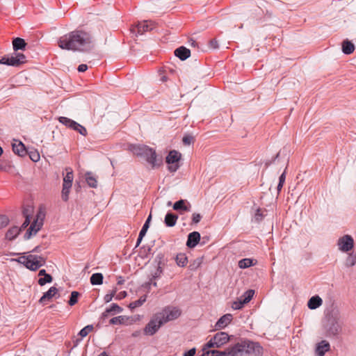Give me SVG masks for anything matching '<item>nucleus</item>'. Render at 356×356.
<instances>
[{"instance_id":"obj_1","label":"nucleus","mask_w":356,"mask_h":356,"mask_svg":"<svg viewBox=\"0 0 356 356\" xmlns=\"http://www.w3.org/2000/svg\"><path fill=\"white\" fill-rule=\"evenodd\" d=\"M263 348L256 342L249 340H241L223 351L207 350L202 356H246L253 355L261 356Z\"/></svg>"},{"instance_id":"obj_2","label":"nucleus","mask_w":356,"mask_h":356,"mask_svg":"<svg viewBox=\"0 0 356 356\" xmlns=\"http://www.w3.org/2000/svg\"><path fill=\"white\" fill-rule=\"evenodd\" d=\"M92 44L90 34L82 30L71 31L61 36L58 41L60 49L72 51H87L92 47Z\"/></svg>"},{"instance_id":"obj_3","label":"nucleus","mask_w":356,"mask_h":356,"mask_svg":"<svg viewBox=\"0 0 356 356\" xmlns=\"http://www.w3.org/2000/svg\"><path fill=\"white\" fill-rule=\"evenodd\" d=\"M344 316L337 307L332 306L325 315V328L328 336H336L342 331Z\"/></svg>"},{"instance_id":"obj_4","label":"nucleus","mask_w":356,"mask_h":356,"mask_svg":"<svg viewBox=\"0 0 356 356\" xmlns=\"http://www.w3.org/2000/svg\"><path fill=\"white\" fill-rule=\"evenodd\" d=\"M18 263L23 264L31 270H36L44 266L46 260L44 257L35 254L22 255L15 259Z\"/></svg>"},{"instance_id":"obj_5","label":"nucleus","mask_w":356,"mask_h":356,"mask_svg":"<svg viewBox=\"0 0 356 356\" xmlns=\"http://www.w3.org/2000/svg\"><path fill=\"white\" fill-rule=\"evenodd\" d=\"M45 217V209L40 206L38 210L35 218H34L27 232L24 235L26 239H29L33 235L40 230L43 225V221Z\"/></svg>"},{"instance_id":"obj_6","label":"nucleus","mask_w":356,"mask_h":356,"mask_svg":"<svg viewBox=\"0 0 356 356\" xmlns=\"http://www.w3.org/2000/svg\"><path fill=\"white\" fill-rule=\"evenodd\" d=\"M230 340V337L224 332L216 333L204 346L203 350L205 351L207 348H220Z\"/></svg>"},{"instance_id":"obj_7","label":"nucleus","mask_w":356,"mask_h":356,"mask_svg":"<svg viewBox=\"0 0 356 356\" xmlns=\"http://www.w3.org/2000/svg\"><path fill=\"white\" fill-rule=\"evenodd\" d=\"M65 170H66L67 173H66L65 176L63 177L61 197L63 201L67 202L69 199V194L70 193V189L72 186L74 175H73V170L72 168H66Z\"/></svg>"},{"instance_id":"obj_8","label":"nucleus","mask_w":356,"mask_h":356,"mask_svg":"<svg viewBox=\"0 0 356 356\" xmlns=\"http://www.w3.org/2000/svg\"><path fill=\"white\" fill-rule=\"evenodd\" d=\"M181 310L175 307H167L157 313L163 323L177 319L181 315Z\"/></svg>"},{"instance_id":"obj_9","label":"nucleus","mask_w":356,"mask_h":356,"mask_svg":"<svg viewBox=\"0 0 356 356\" xmlns=\"http://www.w3.org/2000/svg\"><path fill=\"white\" fill-rule=\"evenodd\" d=\"M163 324V321H162L161 318L158 316V314L156 313L152 316L149 322L146 325L144 329V332L147 335H153Z\"/></svg>"},{"instance_id":"obj_10","label":"nucleus","mask_w":356,"mask_h":356,"mask_svg":"<svg viewBox=\"0 0 356 356\" xmlns=\"http://www.w3.org/2000/svg\"><path fill=\"white\" fill-rule=\"evenodd\" d=\"M141 150V154L152 168L160 165L161 160L157 158L156 153L153 149L144 147Z\"/></svg>"},{"instance_id":"obj_11","label":"nucleus","mask_w":356,"mask_h":356,"mask_svg":"<svg viewBox=\"0 0 356 356\" xmlns=\"http://www.w3.org/2000/svg\"><path fill=\"white\" fill-rule=\"evenodd\" d=\"M26 62V56L21 53H17L11 56H4L0 60V63L11 66H19Z\"/></svg>"},{"instance_id":"obj_12","label":"nucleus","mask_w":356,"mask_h":356,"mask_svg":"<svg viewBox=\"0 0 356 356\" xmlns=\"http://www.w3.org/2000/svg\"><path fill=\"white\" fill-rule=\"evenodd\" d=\"M181 154L177 151H170L166 157V163L169 164L168 169L170 172H174L179 168V161L181 159Z\"/></svg>"},{"instance_id":"obj_13","label":"nucleus","mask_w":356,"mask_h":356,"mask_svg":"<svg viewBox=\"0 0 356 356\" xmlns=\"http://www.w3.org/2000/svg\"><path fill=\"white\" fill-rule=\"evenodd\" d=\"M339 249L342 252H348L354 247V240L350 235H344L338 240Z\"/></svg>"},{"instance_id":"obj_14","label":"nucleus","mask_w":356,"mask_h":356,"mask_svg":"<svg viewBox=\"0 0 356 356\" xmlns=\"http://www.w3.org/2000/svg\"><path fill=\"white\" fill-rule=\"evenodd\" d=\"M155 23L150 20H145L139 22L136 25V29L138 33L143 34L145 32L150 31L155 28Z\"/></svg>"},{"instance_id":"obj_15","label":"nucleus","mask_w":356,"mask_h":356,"mask_svg":"<svg viewBox=\"0 0 356 356\" xmlns=\"http://www.w3.org/2000/svg\"><path fill=\"white\" fill-rule=\"evenodd\" d=\"M33 212L34 209L32 205L28 204L24 207L23 216L25 218V220L22 225V228H26L31 223Z\"/></svg>"},{"instance_id":"obj_16","label":"nucleus","mask_w":356,"mask_h":356,"mask_svg":"<svg viewBox=\"0 0 356 356\" xmlns=\"http://www.w3.org/2000/svg\"><path fill=\"white\" fill-rule=\"evenodd\" d=\"M330 345L328 341L323 340L316 345V354L318 356H324L326 352H328Z\"/></svg>"},{"instance_id":"obj_17","label":"nucleus","mask_w":356,"mask_h":356,"mask_svg":"<svg viewBox=\"0 0 356 356\" xmlns=\"http://www.w3.org/2000/svg\"><path fill=\"white\" fill-rule=\"evenodd\" d=\"M200 240V234L197 232H193L188 236L186 245L189 248L195 247Z\"/></svg>"},{"instance_id":"obj_18","label":"nucleus","mask_w":356,"mask_h":356,"mask_svg":"<svg viewBox=\"0 0 356 356\" xmlns=\"http://www.w3.org/2000/svg\"><path fill=\"white\" fill-rule=\"evenodd\" d=\"M232 321V315L230 314H227L220 318V319L216 323L215 327L216 329L220 330L225 328L227 325H229Z\"/></svg>"},{"instance_id":"obj_19","label":"nucleus","mask_w":356,"mask_h":356,"mask_svg":"<svg viewBox=\"0 0 356 356\" xmlns=\"http://www.w3.org/2000/svg\"><path fill=\"white\" fill-rule=\"evenodd\" d=\"M175 54L181 60H184L191 56V51L185 47H180L175 51Z\"/></svg>"},{"instance_id":"obj_20","label":"nucleus","mask_w":356,"mask_h":356,"mask_svg":"<svg viewBox=\"0 0 356 356\" xmlns=\"http://www.w3.org/2000/svg\"><path fill=\"white\" fill-rule=\"evenodd\" d=\"M191 204L186 200H180L176 202L173 205V209L176 211H188L190 210Z\"/></svg>"},{"instance_id":"obj_21","label":"nucleus","mask_w":356,"mask_h":356,"mask_svg":"<svg viewBox=\"0 0 356 356\" xmlns=\"http://www.w3.org/2000/svg\"><path fill=\"white\" fill-rule=\"evenodd\" d=\"M13 152L18 154L19 156H24L26 154V149L24 145L18 140H15V143L13 144Z\"/></svg>"},{"instance_id":"obj_22","label":"nucleus","mask_w":356,"mask_h":356,"mask_svg":"<svg viewBox=\"0 0 356 356\" xmlns=\"http://www.w3.org/2000/svg\"><path fill=\"white\" fill-rule=\"evenodd\" d=\"M323 304L322 299L318 296H312L307 302V306L311 309H315Z\"/></svg>"},{"instance_id":"obj_23","label":"nucleus","mask_w":356,"mask_h":356,"mask_svg":"<svg viewBox=\"0 0 356 356\" xmlns=\"http://www.w3.org/2000/svg\"><path fill=\"white\" fill-rule=\"evenodd\" d=\"M58 292V289L51 286L46 293L43 294V296L40 299V302L44 303L47 300L51 299Z\"/></svg>"},{"instance_id":"obj_24","label":"nucleus","mask_w":356,"mask_h":356,"mask_svg":"<svg viewBox=\"0 0 356 356\" xmlns=\"http://www.w3.org/2000/svg\"><path fill=\"white\" fill-rule=\"evenodd\" d=\"M26 46L25 40L21 38H16L13 41V47L15 51L24 50Z\"/></svg>"},{"instance_id":"obj_25","label":"nucleus","mask_w":356,"mask_h":356,"mask_svg":"<svg viewBox=\"0 0 356 356\" xmlns=\"http://www.w3.org/2000/svg\"><path fill=\"white\" fill-rule=\"evenodd\" d=\"M355 50V45L348 40L342 42V51L345 54H350Z\"/></svg>"},{"instance_id":"obj_26","label":"nucleus","mask_w":356,"mask_h":356,"mask_svg":"<svg viewBox=\"0 0 356 356\" xmlns=\"http://www.w3.org/2000/svg\"><path fill=\"white\" fill-rule=\"evenodd\" d=\"M177 216L171 213H168L165 217V223L168 227H173L176 225Z\"/></svg>"},{"instance_id":"obj_27","label":"nucleus","mask_w":356,"mask_h":356,"mask_svg":"<svg viewBox=\"0 0 356 356\" xmlns=\"http://www.w3.org/2000/svg\"><path fill=\"white\" fill-rule=\"evenodd\" d=\"M176 264L179 267H185L188 263V257L184 253H179L175 258Z\"/></svg>"},{"instance_id":"obj_28","label":"nucleus","mask_w":356,"mask_h":356,"mask_svg":"<svg viewBox=\"0 0 356 356\" xmlns=\"http://www.w3.org/2000/svg\"><path fill=\"white\" fill-rule=\"evenodd\" d=\"M21 229L22 228H19L17 226L11 227L8 230L6 233V238L10 241L15 239L19 234Z\"/></svg>"},{"instance_id":"obj_29","label":"nucleus","mask_w":356,"mask_h":356,"mask_svg":"<svg viewBox=\"0 0 356 356\" xmlns=\"http://www.w3.org/2000/svg\"><path fill=\"white\" fill-rule=\"evenodd\" d=\"M103 278L102 273H94L90 277V282L92 285L102 284L103 282Z\"/></svg>"},{"instance_id":"obj_30","label":"nucleus","mask_w":356,"mask_h":356,"mask_svg":"<svg viewBox=\"0 0 356 356\" xmlns=\"http://www.w3.org/2000/svg\"><path fill=\"white\" fill-rule=\"evenodd\" d=\"M86 180L89 186L96 188L97 186V181L91 172L86 174Z\"/></svg>"},{"instance_id":"obj_31","label":"nucleus","mask_w":356,"mask_h":356,"mask_svg":"<svg viewBox=\"0 0 356 356\" xmlns=\"http://www.w3.org/2000/svg\"><path fill=\"white\" fill-rule=\"evenodd\" d=\"M58 121L62 123L63 124H64L65 126H66L67 127H69V128H71L73 129L74 127L75 126L76 124V122L75 121L68 118H66V117H59L58 118Z\"/></svg>"},{"instance_id":"obj_32","label":"nucleus","mask_w":356,"mask_h":356,"mask_svg":"<svg viewBox=\"0 0 356 356\" xmlns=\"http://www.w3.org/2000/svg\"><path fill=\"white\" fill-rule=\"evenodd\" d=\"M253 265V260L249 258L243 259L238 261V266L240 268H246Z\"/></svg>"},{"instance_id":"obj_33","label":"nucleus","mask_w":356,"mask_h":356,"mask_svg":"<svg viewBox=\"0 0 356 356\" xmlns=\"http://www.w3.org/2000/svg\"><path fill=\"white\" fill-rule=\"evenodd\" d=\"M254 291L253 290H248L245 293L240 297L243 300V303L249 302L254 296Z\"/></svg>"},{"instance_id":"obj_34","label":"nucleus","mask_w":356,"mask_h":356,"mask_svg":"<svg viewBox=\"0 0 356 356\" xmlns=\"http://www.w3.org/2000/svg\"><path fill=\"white\" fill-rule=\"evenodd\" d=\"M122 311V309L118 306L117 304H112L110 308H108L106 309V311L104 313V315L106 316L107 314L111 313V312H117L120 313Z\"/></svg>"},{"instance_id":"obj_35","label":"nucleus","mask_w":356,"mask_h":356,"mask_svg":"<svg viewBox=\"0 0 356 356\" xmlns=\"http://www.w3.org/2000/svg\"><path fill=\"white\" fill-rule=\"evenodd\" d=\"M146 301V296H141L138 300L134 301L129 304V307L135 309L138 307L141 306Z\"/></svg>"},{"instance_id":"obj_36","label":"nucleus","mask_w":356,"mask_h":356,"mask_svg":"<svg viewBox=\"0 0 356 356\" xmlns=\"http://www.w3.org/2000/svg\"><path fill=\"white\" fill-rule=\"evenodd\" d=\"M93 330V326L92 325H88L81 330L79 333V335L83 338L86 337L90 332Z\"/></svg>"},{"instance_id":"obj_37","label":"nucleus","mask_w":356,"mask_h":356,"mask_svg":"<svg viewBox=\"0 0 356 356\" xmlns=\"http://www.w3.org/2000/svg\"><path fill=\"white\" fill-rule=\"evenodd\" d=\"M52 281V277L51 275H45L44 277H40L38 280V284L40 286H43L47 283H50Z\"/></svg>"},{"instance_id":"obj_38","label":"nucleus","mask_w":356,"mask_h":356,"mask_svg":"<svg viewBox=\"0 0 356 356\" xmlns=\"http://www.w3.org/2000/svg\"><path fill=\"white\" fill-rule=\"evenodd\" d=\"M79 296V293L77 291H72L70 296V300L68 302L69 305L72 306L74 305L78 300V298Z\"/></svg>"},{"instance_id":"obj_39","label":"nucleus","mask_w":356,"mask_h":356,"mask_svg":"<svg viewBox=\"0 0 356 356\" xmlns=\"http://www.w3.org/2000/svg\"><path fill=\"white\" fill-rule=\"evenodd\" d=\"M355 263H356V256L353 254H350L346 258V266H348V267L353 266L355 264Z\"/></svg>"},{"instance_id":"obj_40","label":"nucleus","mask_w":356,"mask_h":356,"mask_svg":"<svg viewBox=\"0 0 356 356\" xmlns=\"http://www.w3.org/2000/svg\"><path fill=\"white\" fill-rule=\"evenodd\" d=\"M151 219H152V215L150 214L148 216L147 219L146 220L145 224L143 225V227H142V229H141V230L140 232V235H142V236H145V234H146V232H147V229L149 228V222H150Z\"/></svg>"},{"instance_id":"obj_41","label":"nucleus","mask_w":356,"mask_h":356,"mask_svg":"<svg viewBox=\"0 0 356 356\" xmlns=\"http://www.w3.org/2000/svg\"><path fill=\"white\" fill-rule=\"evenodd\" d=\"M163 273V267L161 266V261H159L158 265L156 266V270L154 273H152V276L154 278L160 277L161 274Z\"/></svg>"},{"instance_id":"obj_42","label":"nucleus","mask_w":356,"mask_h":356,"mask_svg":"<svg viewBox=\"0 0 356 356\" xmlns=\"http://www.w3.org/2000/svg\"><path fill=\"white\" fill-rule=\"evenodd\" d=\"M73 129L76 131H78L79 133H80L83 136H86L87 135V130H86V129L84 127H83L82 125H81L80 124L77 123V122H76V124L74 127Z\"/></svg>"},{"instance_id":"obj_43","label":"nucleus","mask_w":356,"mask_h":356,"mask_svg":"<svg viewBox=\"0 0 356 356\" xmlns=\"http://www.w3.org/2000/svg\"><path fill=\"white\" fill-rule=\"evenodd\" d=\"M118 291L117 288H114L110 293H107L104 298V300L106 302H109L112 300L113 298L116 295V293Z\"/></svg>"},{"instance_id":"obj_44","label":"nucleus","mask_w":356,"mask_h":356,"mask_svg":"<svg viewBox=\"0 0 356 356\" xmlns=\"http://www.w3.org/2000/svg\"><path fill=\"white\" fill-rule=\"evenodd\" d=\"M245 304V303H243V300L241 298H239L237 301L233 302L232 308L234 309H240Z\"/></svg>"},{"instance_id":"obj_45","label":"nucleus","mask_w":356,"mask_h":356,"mask_svg":"<svg viewBox=\"0 0 356 356\" xmlns=\"http://www.w3.org/2000/svg\"><path fill=\"white\" fill-rule=\"evenodd\" d=\"M124 322V318L121 316L114 317L110 320L111 324H122Z\"/></svg>"},{"instance_id":"obj_46","label":"nucleus","mask_w":356,"mask_h":356,"mask_svg":"<svg viewBox=\"0 0 356 356\" xmlns=\"http://www.w3.org/2000/svg\"><path fill=\"white\" fill-rule=\"evenodd\" d=\"M8 223V218L3 215H0V229L6 226Z\"/></svg>"},{"instance_id":"obj_47","label":"nucleus","mask_w":356,"mask_h":356,"mask_svg":"<svg viewBox=\"0 0 356 356\" xmlns=\"http://www.w3.org/2000/svg\"><path fill=\"white\" fill-rule=\"evenodd\" d=\"M193 137L191 136H184L182 141L184 145H190L193 142Z\"/></svg>"},{"instance_id":"obj_48","label":"nucleus","mask_w":356,"mask_h":356,"mask_svg":"<svg viewBox=\"0 0 356 356\" xmlns=\"http://www.w3.org/2000/svg\"><path fill=\"white\" fill-rule=\"evenodd\" d=\"M202 219V216L200 213H194L192 215V222L195 224L198 223Z\"/></svg>"},{"instance_id":"obj_49","label":"nucleus","mask_w":356,"mask_h":356,"mask_svg":"<svg viewBox=\"0 0 356 356\" xmlns=\"http://www.w3.org/2000/svg\"><path fill=\"white\" fill-rule=\"evenodd\" d=\"M29 156L30 159L34 162H36L40 159V154L37 152H31L29 154Z\"/></svg>"},{"instance_id":"obj_50","label":"nucleus","mask_w":356,"mask_h":356,"mask_svg":"<svg viewBox=\"0 0 356 356\" xmlns=\"http://www.w3.org/2000/svg\"><path fill=\"white\" fill-rule=\"evenodd\" d=\"M263 214L260 209H257L254 215L255 220L259 222L262 219Z\"/></svg>"},{"instance_id":"obj_51","label":"nucleus","mask_w":356,"mask_h":356,"mask_svg":"<svg viewBox=\"0 0 356 356\" xmlns=\"http://www.w3.org/2000/svg\"><path fill=\"white\" fill-rule=\"evenodd\" d=\"M209 47L211 49H217L218 48V41L215 39H213L209 41Z\"/></svg>"},{"instance_id":"obj_52","label":"nucleus","mask_w":356,"mask_h":356,"mask_svg":"<svg viewBox=\"0 0 356 356\" xmlns=\"http://www.w3.org/2000/svg\"><path fill=\"white\" fill-rule=\"evenodd\" d=\"M127 293L126 291H123L120 292L119 293L116 294L115 298L117 300H122L124 298L127 296Z\"/></svg>"},{"instance_id":"obj_53","label":"nucleus","mask_w":356,"mask_h":356,"mask_svg":"<svg viewBox=\"0 0 356 356\" xmlns=\"http://www.w3.org/2000/svg\"><path fill=\"white\" fill-rule=\"evenodd\" d=\"M196 353V349L195 348H191L184 354V356H194Z\"/></svg>"},{"instance_id":"obj_54","label":"nucleus","mask_w":356,"mask_h":356,"mask_svg":"<svg viewBox=\"0 0 356 356\" xmlns=\"http://www.w3.org/2000/svg\"><path fill=\"white\" fill-rule=\"evenodd\" d=\"M87 70H88V66H87V65H85V64L79 65L78 67V71L81 72H86Z\"/></svg>"},{"instance_id":"obj_55","label":"nucleus","mask_w":356,"mask_h":356,"mask_svg":"<svg viewBox=\"0 0 356 356\" xmlns=\"http://www.w3.org/2000/svg\"><path fill=\"white\" fill-rule=\"evenodd\" d=\"M285 179H286V175H285V172H284L280 177L279 178V183H281V184H284L285 182Z\"/></svg>"},{"instance_id":"obj_56","label":"nucleus","mask_w":356,"mask_h":356,"mask_svg":"<svg viewBox=\"0 0 356 356\" xmlns=\"http://www.w3.org/2000/svg\"><path fill=\"white\" fill-rule=\"evenodd\" d=\"M124 282V280L122 278V277L120 276L118 277V284L121 285L123 284Z\"/></svg>"},{"instance_id":"obj_57","label":"nucleus","mask_w":356,"mask_h":356,"mask_svg":"<svg viewBox=\"0 0 356 356\" xmlns=\"http://www.w3.org/2000/svg\"><path fill=\"white\" fill-rule=\"evenodd\" d=\"M45 275H48L47 273H46L45 270L42 269L39 271V273H38L39 277H42V276L44 277V276H45Z\"/></svg>"},{"instance_id":"obj_58","label":"nucleus","mask_w":356,"mask_h":356,"mask_svg":"<svg viewBox=\"0 0 356 356\" xmlns=\"http://www.w3.org/2000/svg\"><path fill=\"white\" fill-rule=\"evenodd\" d=\"M143 236H144L140 235V233H139L138 238V240H137V245H138L140 243V242H141V241H142V239H143Z\"/></svg>"},{"instance_id":"obj_59","label":"nucleus","mask_w":356,"mask_h":356,"mask_svg":"<svg viewBox=\"0 0 356 356\" xmlns=\"http://www.w3.org/2000/svg\"><path fill=\"white\" fill-rule=\"evenodd\" d=\"M189 43L191 46H193V47H195L197 45V42L195 40H194L193 39H191L189 40Z\"/></svg>"},{"instance_id":"obj_60","label":"nucleus","mask_w":356,"mask_h":356,"mask_svg":"<svg viewBox=\"0 0 356 356\" xmlns=\"http://www.w3.org/2000/svg\"><path fill=\"white\" fill-rule=\"evenodd\" d=\"M283 185L284 184H281V183L278 184L277 187L278 193L282 190Z\"/></svg>"},{"instance_id":"obj_61","label":"nucleus","mask_w":356,"mask_h":356,"mask_svg":"<svg viewBox=\"0 0 356 356\" xmlns=\"http://www.w3.org/2000/svg\"><path fill=\"white\" fill-rule=\"evenodd\" d=\"M140 334V331H137L132 334L133 337H138Z\"/></svg>"},{"instance_id":"obj_62","label":"nucleus","mask_w":356,"mask_h":356,"mask_svg":"<svg viewBox=\"0 0 356 356\" xmlns=\"http://www.w3.org/2000/svg\"><path fill=\"white\" fill-rule=\"evenodd\" d=\"M98 356H108V355L105 352H103L100 353Z\"/></svg>"},{"instance_id":"obj_63","label":"nucleus","mask_w":356,"mask_h":356,"mask_svg":"<svg viewBox=\"0 0 356 356\" xmlns=\"http://www.w3.org/2000/svg\"><path fill=\"white\" fill-rule=\"evenodd\" d=\"M161 79H162L163 81H166L165 76H163Z\"/></svg>"},{"instance_id":"obj_64","label":"nucleus","mask_w":356,"mask_h":356,"mask_svg":"<svg viewBox=\"0 0 356 356\" xmlns=\"http://www.w3.org/2000/svg\"><path fill=\"white\" fill-rule=\"evenodd\" d=\"M3 153V149L2 148L0 147V156Z\"/></svg>"}]
</instances>
